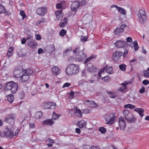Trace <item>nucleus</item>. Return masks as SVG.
Listing matches in <instances>:
<instances>
[{
	"instance_id": "nucleus-1",
	"label": "nucleus",
	"mask_w": 149,
	"mask_h": 149,
	"mask_svg": "<svg viewBox=\"0 0 149 149\" xmlns=\"http://www.w3.org/2000/svg\"><path fill=\"white\" fill-rule=\"evenodd\" d=\"M79 69L78 65L71 64L68 66L66 69V71L68 75H75L79 72Z\"/></svg>"
},
{
	"instance_id": "nucleus-2",
	"label": "nucleus",
	"mask_w": 149,
	"mask_h": 149,
	"mask_svg": "<svg viewBox=\"0 0 149 149\" xmlns=\"http://www.w3.org/2000/svg\"><path fill=\"white\" fill-rule=\"evenodd\" d=\"M137 16L139 21L141 23L143 24L147 21L146 13L144 8H142L139 10Z\"/></svg>"
},
{
	"instance_id": "nucleus-3",
	"label": "nucleus",
	"mask_w": 149,
	"mask_h": 149,
	"mask_svg": "<svg viewBox=\"0 0 149 149\" xmlns=\"http://www.w3.org/2000/svg\"><path fill=\"white\" fill-rule=\"evenodd\" d=\"M104 118L106 122V123L109 125L112 124L115 119L114 114L113 113L105 114L104 116Z\"/></svg>"
},
{
	"instance_id": "nucleus-4",
	"label": "nucleus",
	"mask_w": 149,
	"mask_h": 149,
	"mask_svg": "<svg viewBox=\"0 0 149 149\" xmlns=\"http://www.w3.org/2000/svg\"><path fill=\"white\" fill-rule=\"evenodd\" d=\"M47 11V8L45 7H42L37 8L36 10V13L39 15L42 16L44 15Z\"/></svg>"
},
{
	"instance_id": "nucleus-5",
	"label": "nucleus",
	"mask_w": 149,
	"mask_h": 149,
	"mask_svg": "<svg viewBox=\"0 0 149 149\" xmlns=\"http://www.w3.org/2000/svg\"><path fill=\"white\" fill-rule=\"evenodd\" d=\"M123 54V52H120L116 51L113 52L112 55V58L113 61L115 62L118 61Z\"/></svg>"
},
{
	"instance_id": "nucleus-6",
	"label": "nucleus",
	"mask_w": 149,
	"mask_h": 149,
	"mask_svg": "<svg viewBox=\"0 0 149 149\" xmlns=\"http://www.w3.org/2000/svg\"><path fill=\"white\" fill-rule=\"evenodd\" d=\"M86 55L84 52V50L82 51L80 54H77L75 58V60L78 61H81L86 57Z\"/></svg>"
},
{
	"instance_id": "nucleus-7",
	"label": "nucleus",
	"mask_w": 149,
	"mask_h": 149,
	"mask_svg": "<svg viewBox=\"0 0 149 149\" xmlns=\"http://www.w3.org/2000/svg\"><path fill=\"white\" fill-rule=\"evenodd\" d=\"M44 108L45 109H53L56 107L55 103L52 102H45L43 104Z\"/></svg>"
},
{
	"instance_id": "nucleus-8",
	"label": "nucleus",
	"mask_w": 149,
	"mask_h": 149,
	"mask_svg": "<svg viewBox=\"0 0 149 149\" xmlns=\"http://www.w3.org/2000/svg\"><path fill=\"white\" fill-rule=\"evenodd\" d=\"M16 118V114H12L10 115L7 116L6 119V122L8 123H11L14 122Z\"/></svg>"
},
{
	"instance_id": "nucleus-9",
	"label": "nucleus",
	"mask_w": 149,
	"mask_h": 149,
	"mask_svg": "<svg viewBox=\"0 0 149 149\" xmlns=\"http://www.w3.org/2000/svg\"><path fill=\"white\" fill-rule=\"evenodd\" d=\"M118 123L120 129L123 131L124 130L126 124L123 117H121L119 118Z\"/></svg>"
},
{
	"instance_id": "nucleus-10",
	"label": "nucleus",
	"mask_w": 149,
	"mask_h": 149,
	"mask_svg": "<svg viewBox=\"0 0 149 149\" xmlns=\"http://www.w3.org/2000/svg\"><path fill=\"white\" fill-rule=\"evenodd\" d=\"M87 69L88 72H94L97 70L96 67L91 63H89L87 64Z\"/></svg>"
},
{
	"instance_id": "nucleus-11",
	"label": "nucleus",
	"mask_w": 149,
	"mask_h": 149,
	"mask_svg": "<svg viewBox=\"0 0 149 149\" xmlns=\"http://www.w3.org/2000/svg\"><path fill=\"white\" fill-rule=\"evenodd\" d=\"M21 76L20 77L22 80V81L24 82L27 81L29 78V76L23 70L22 71Z\"/></svg>"
},
{
	"instance_id": "nucleus-12",
	"label": "nucleus",
	"mask_w": 149,
	"mask_h": 149,
	"mask_svg": "<svg viewBox=\"0 0 149 149\" xmlns=\"http://www.w3.org/2000/svg\"><path fill=\"white\" fill-rule=\"evenodd\" d=\"M84 103L89 107L94 108L97 107V104L93 101L86 100L84 102Z\"/></svg>"
},
{
	"instance_id": "nucleus-13",
	"label": "nucleus",
	"mask_w": 149,
	"mask_h": 149,
	"mask_svg": "<svg viewBox=\"0 0 149 149\" xmlns=\"http://www.w3.org/2000/svg\"><path fill=\"white\" fill-rule=\"evenodd\" d=\"M101 72H106L109 74H111L113 73V68L111 66H107L104 67L100 70Z\"/></svg>"
},
{
	"instance_id": "nucleus-14",
	"label": "nucleus",
	"mask_w": 149,
	"mask_h": 149,
	"mask_svg": "<svg viewBox=\"0 0 149 149\" xmlns=\"http://www.w3.org/2000/svg\"><path fill=\"white\" fill-rule=\"evenodd\" d=\"M79 7V1H74L71 5V9L72 11H76Z\"/></svg>"
},
{
	"instance_id": "nucleus-15",
	"label": "nucleus",
	"mask_w": 149,
	"mask_h": 149,
	"mask_svg": "<svg viewBox=\"0 0 149 149\" xmlns=\"http://www.w3.org/2000/svg\"><path fill=\"white\" fill-rule=\"evenodd\" d=\"M126 44V42L122 40H119L114 43L116 47L121 48L124 46Z\"/></svg>"
},
{
	"instance_id": "nucleus-16",
	"label": "nucleus",
	"mask_w": 149,
	"mask_h": 149,
	"mask_svg": "<svg viewBox=\"0 0 149 149\" xmlns=\"http://www.w3.org/2000/svg\"><path fill=\"white\" fill-rule=\"evenodd\" d=\"M3 133H4L7 137L9 138H11L15 136L14 132L12 130L8 131L7 132L4 131L3 132Z\"/></svg>"
},
{
	"instance_id": "nucleus-17",
	"label": "nucleus",
	"mask_w": 149,
	"mask_h": 149,
	"mask_svg": "<svg viewBox=\"0 0 149 149\" xmlns=\"http://www.w3.org/2000/svg\"><path fill=\"white\" fill-rule=\"evenodd\" d=\"M27 44L29 47L33 49L35 48L37 46V44L35 40L28 41Z\"/></svg>"
},
{
	"instance_id": "nucleus-18",
	"label": "nucleus",
	"mask_w": 149,
	"mask_h": 149,
	"mask_svg": "<svg viewBox=\"0 0 149 149\" xmlns=\"http://www.w3.org/2000/svg\"><path fill=\"white\" fill-rule=\"evenodd\" d=\"M62 10H59L55 12V14L57 19L59 20H61L63 16V14L62 13Z\"/></svg>"
},
{
	"instance_id": "nucleus-19",
	"label": "nucleus",
	"mask_w": 149,
	"mask_h": 149,
	"mask_svg": "<svg viewBox=\"0 0 149 149\" xmlns=\"http://www.w3.org/2000/svg\"><path fill=\"white\" fill-rule=\"evenodd\" d=\"M15 82L14 81H11L8 82L6 83V85L4 86V90L6 91L10 90L13 86V85Z\"/></svg>"
},
{
	"instance_id": "nucleus-20",
	"label": "nucleus",
	"mask_w": 149,
	"mask_h": 149,
	"mask_svg": "<svg viewBox=\"0 0 149 149\" xmlns=\"http://www.w3.org/2000/svg\"><path fill=\"white\" fill-rule=\"evenodd\" d=\"M52 70L53 74L55 75H58L61 72V71L56 66L53 67Z\"/></svg>"
},
{
	"instance_id": "nucleus-21",
	"label": "nucleus",
	"mask_w": 149,
	"mask_h": 149,
	"mask_svg": "<svg viewBox=\"0 0 149 149\" xmlns=\"http://www.w3.org/2000/svg\"><path fill=\"white\" fill-rule=\"evenodd\" d=\"M22 72V71L19 69L15 70L13 71V74L15 77L19 78L21 76Z\"/></svg>"
},
{
	"instance_id": "nucleus-22",
	"label": "nucleus",
	"mask_w": 149,
	"mask_h": 149,
	"mask_svg": "<svg viewBox=\"0 0 149 149\" xmlns=\"http://www.w3.org/2000/svg\"><path fill=\"white\" fill-rule=\"evenodd\" d=\"M18 89V85L17 83H15L13 85L11 88L10 90L12 93H15Z\"/></svg>"
},
{
	"instance_id": "nucleus-23",
	"label": "nucleus",
	"mask_w": 149,
	"mask_h": 149,
	"mask_svg": "<svg viewBox=\"0 0 149 149\" xmlns=\"http://www.w3.org/2000/svg\"><path fill=\"white\" fill-rule=\"evenodd\" d=\"M54 122L52 119H47L42 122V124L44 125L52 126L54 123Z\"/></svg>"
},
{
	"instance_id": "nucleus-24",
	"label": "nucleus",
	"mask_w": 149,
	"mask_h": 149,
	"mask_svg": "<svg viewBox=\"0 0 149 149\" xmlns=\"http://www.w3.org/2000/svg\"><path fill=\"white\" fill-rule=\"evenodd\" d=\"M86 122L84 120H80L78 122L77 124L79 127L82 128L86 126Z\"/></svg>"
},
{
	"instance_id": "nucleus-25",
	"label": "nucleus",
	"mask_w": 149,
	"mask_h": 149,
	"mask_svg": "<svg viewBox=\"0 0 149 149\" xmlns=\"http://www.w3.org/2000/svg\"><path fill=\"white\" fill-rule=\"evenodd\" d=\"M126 120L130 123H133L136 120V119L134 116L132 114L131 116H129Z\"/></svg>"
},
{
	"instance_id": "nucleus-26",
	"label": "nucleus",
	"mask_w": 149,
	"mask_h": 149,
	"mask_svg": "<svg viewBox=\"0 0 149 149\" xmlns=\"http://www.w3.org/2000/svg\"><path fill=\"white\" fill-rule=\"evenodd\" d=\"M134 111L138 112L141 117L143 116V113L144 111L143 109L142 108H136L134 109Z\"/></svg>"
},
{
	"instance_id": "nucleus-27",
	"label": "nucleus",
	"mask_w": 149,
	"mask_h": 149,
	"mask_svg": "<svg viewBox=\"0 0 149 149\" xmlns=\"http://www.w3.org/2000/svg\"><path fill=\"white\" fill-rule=\"evenodd\" d=\"M123 114L124 117L126 119L129 116H131L132 114L130 113L129 111L127 109L125 110L123 112Z\"/></svg>"
},
{
	"instance_id": "nucleus-28",
	"label": "nucleus",
	"mask_w": 149,
	"mask_h": 149,
	"mask_svg": "<svg viewBox=\"0 0 149 149\" xmlns=\"http://www.w3.org/2000/svg\"><path fill=\"white\" fill-rule=\"evenodd\" d=\"M107 93L109 94H110L109 97L111 98H115L117 96V94L116 92H112L108 91H107Z\"/></svg>"
},
{
	"instance_id": "nucleus-29",
	"label": "nucleus",
	"mask_w": 149,
	"mask_h": 149,
	"mask_svg": "<svg viewBox=\"0 0 149 149\" xmlns=\"http://www.w3.org/2000/svg\"><path fill=\"white\" fill-rule=\"evenodd\" d=\"M7 99L8 100L9 102L10 103H12L14 99V96L13 94H10L7 96Z\"/></svg>"
},
{
	"instance_id": "nucleus-30",
	"label": "nucleus",
	"mask_w": 149,
	"mask_h": 149,
	"mask_svg": "<svg viewBox=\"0 0 149 149\" xmlns=\"http://www.w3.org/2000/svg\"><path fill=\"white\" fill-rule=\"evenodd\" d=\"M101 79L103 82H107L110 81L111 78L109 76H106L104 77H102Z\"/></svg>"
},
{
	"instance_id": "nucleus-31",
	"label": "nucleus",
	"mask_w": 149,
	"mask_h": 149,
	"mask_svg": "<svg viewBox=\"0 0 149 149\" xmlns=\"http://www.w3.org/2000/svg\"><path fill=\"white\" fill-rule=\"evenodd\" d=\"M42 112L40 111H38L36 113L34 117L36 119H38L42 117Z\"/></svg>"
},
{
	"instance_id": "nucleus-32",
	"label": "nucleus",
	"mask_w": 149,
	"mask_h": 149,
	"mask_svg": "<svg viewBox=\"0 0 149 149\" xmlns=\"http://www.w3.org/2000/svg\"><path fill=\"white\" fill-rule=\"evenodd\" d=\"M68 18L67 17H65L63 19L64 22H61L59 23V26L61 28H63L67 24V20Z\"/></svg>"
},
{
	"instance_id": "nucleus-33",
	"label": "nucleus",
	"mask_w": 149,
	"mask_h": 149,
	"mask_svg": "<svg viewBox=\"0 0 149 149\" xmlns=\"http://www.w3.org/2000/svg\"><path fill=\"white\" fill-rule=\"evenodd\" d=\"M7 13V10L6 9L5 7L1 4H0V13Z\"/></svg>"
},
{
	"instance_id": "nucleus-34",
	"label": "nucleus",
	"mask_w": 149,
	"mask_h": 149,
	"mask_svg": "<svg viewBox=\"0 0 149 149\" xmlns=\"http://www.w3.org/2000/svg\"><path fill=\"white\" fill-rule=\"evenodd\" d=\"M131 45L134 46L135 50L136 51L138 49L139 47L138 45L137 42L136 40H135L133 42H132L131 44H130L129 45V46H131Z\"/></svg>"
},
{
	"instance_id": "nucleus-35",
	"label": "nucleus",
	"mask_w": 149,
	"mask_h": 149,
	"mask_svg": "<svg viewBox=\"0 0 149 149\" xmlns=\"http://www.w3.org/2000/svg\"><path fill=\"white\" fill-rule=\"evenodd\" d=\"M117 9L120 13L123 15H125L126 14V11L124 9L120 7H118Z\"/></svg>"
},
{
	"instance_id": "nucleus-36",
	"label": "nucleus",
	"mask_w": 149,
	"mask_h": 149,
	"mask_svg": "<svg viewBox=\"0 0 149 149\" xmlns=\"http://www.w3.org/2000/svg\"><path fill=\"white\" fill-rule=\"evenodd\" d=\"M131 82L130 81H125V82L122 83L121 84L122 85V88L125 90V89L127 88L126 86L128 84H130L131 83Z\"/></svg>"
},
{
	"instance_id": "nucleus-37",
	"label": "nucleus",
	"mask_w": 149,
	"mask_h": 149,
	"mask_svg": "<svg viewBox=\"0 0 149 149\" xmlns=\"http://www.w3.org/2000/svg\"><path fill=\"white\" fill-rule=\"evenodd\" d=\"M82 112L81 110L79 109H77L75 111V115L79 117H81Z\"/></svg>"
},
{
	"instance_id": "nucleus-38",
	"label": "nucleus",
	"mask_w": 149,
	"mask_h": 149,
	"mask_svg": "<svg viewBox=\"0 0 149 149\" xmlns=\"http://www.w3.org/2000/svg\"><path fill=\"white\" fill-rule=\"evenodd\" d=\"M60 115L54 112H53L52 114V120H55L57 119L59 116Z\"/></svg>"
},
{
	"instance_id": "nucleus-39",
	"label": "nucleus",
	"mask_w": 149,
	"mask_h": 149,
	"mask_svg": "<svg viewBox=\"0 0 149 149\" xmlns=\"http://www.w3.org/2000/svg\"><path fill=\"white\" fill-rule=\"evenodd\" d=\"M45 18L44 17L41 18L36 22V25H38L39 24L42 22H46Z\"/></svg>"
},
{
	"instance_id": "nucleus-40",
	"label": "nucleus",
	"mask_w": 149,
	"mask_h": 149,
	"mask_svg": "<svg viewBox=\"0 0 149 149\" xmlns=\"http://www.w3.org/2000/svg\"><path fill=\"white\" fill-rule=\"evenodd\" d=\"M125 108H130L131 109H133L135 107V106L133 105L130 104H128L124 106Z\"/></svg>"
},
{
	"instance_id": "nucleus-41",
	"label": "nucleus",
	"mask_w": 149,
	"mask_h": 149,
	"mask_svg": "<svg viewBox=\"0 0 149 149\" xmlns=\"http://www.w3.org/2000/svg\"><path fill=\"white\" fill-rule=\"evenodd\" d=\"M123 32V31L121 30L120 28H117L115 30V34L118 36L121 34Z\"/></svg>"
},
{
	"instance_id": "nucleus-42",
	"label": "nucleus",
	"mask_w": 149,
	"mask_h": 149,
	"mask_svg": "<svg viewBox=\"0 0 149 149\" xmlns=\"http://www.w3.org/2000/svg\"><path fill=\"white\" fill-rule=\"evenodd\" d=\"M120 69L122 71H124L126 70V65L125 64L120 65L119 66Z\"/></svg>"
},
{
	"instance_id": "nucleus-43",
	"label": "nucleus",
	"mask_w": 149,
	"mask_h": 149,
	"mask_svg": "<svg viewBox=\"0 0 149 149\" xmlns=\"http://www.w3.org/2000/svg\"><path fill=\"white\" fill-rule=\"evenodd\" d=\"M73 52L74 54L77 55L80 54V53L81 52H80L79 48L78 47H76Z\"/></svg>"
},
{
	"instance_id": "nucleus-44",
	"label": "nucleus",
	"mask_w": 149,
	"mask_h": 149,
	"mask_svg": "<svg viewBox=\"0 0 149 149\" xmlns=\"http://www.w3.org/2000/svg\"><path fill=\"white\" fill-rule=\"evenodd\" d=\"M64 3L62 2L59 3H58L56 4V8L57 9H61L63 8Z\"/></svg>"
},
{
	"instance_id": "nucleus-45",
	"label": "nucleus",
	"mask_w": 149,
	"mask_h": 149,
	"mask_svg": "<svg viewBox=\"0 0 149 149\" xmlns=\"http://www.w3.org/2000/svg\"><path fill=\"white\" fill-rule=\"evenodd\" d=\"M24 71H25V72H26V73L29 76L30 75L32 74L33 73V70L30 68L26 69V70Z\"/></svg>"
},
{
	"instance_id": "nucleus-46",
	"label": "nucleus",
	"mask_w": 149,
	"mask_h": 149,
	"mask_svg": "<svg viewBox=\"0 0 149 149\" xmlns=\"http://www.w3.org/2000/svg\"><path fill=\"white\" fill-rule=\"evenodd\" d=\"M20 15L22 17V19H24L26 17V15L23 10H21L20 12Z\"/></svg>"
},
{
	"instance_id": "nucleus-47",
	"label": "nucleus",
	"mask_w": 149,
	"mask_h": 149,
	"mask_svg": "<svg viewBox=\"0 0 149 149\" xmlns=\"http://www.w3.org/2000/svg\"><path fill=\"white\" fill-rule=\"evenodd\" d=\"M28 118V116H25L24 118V119L22 120L21 122V125L24 126V125H26V123L27 122V121L26 120V119Z\"/></svg>"
},
{
	"instance_id": "nucleus-48",
	"label": "nucleus",
	"mask_w": 149,
	"mask_h": 149,
	"mask_svg": "<svg viewBox=\"0 0 149 149\" xmlns=\"http://www.w3.org/2000/svg\"><path fill=\"white\" fill-rule=\"evenodd\" d=\"M25 95V93L23 91H22L20 92L19 95V97L20 98L23 99Z\"/></svg>"
},
{
	"instance_id": "nucleus-49",
	"label": "nucleus",
	"mask_w": 149,
	"mask_h": 149,
	"mask_svg": "<svg viewBox=\"0 0 149 149\" xmlns=\"http://www.w3.org/2000/svg\"><path fill=\"white\" fill-rule=\"evenodd\" d=\"M66 33V31L64 29H62L60 31L59 35L61 36H63L65 35Z\"/></svg>"
},
{
	"instance_id": "nucleus-50",
	"label": "nucleus",
	"mask_w": 149,
	"mask_h": 149,
	"mask_svg": "<svg viewBox=\"0 0 149 149\" xmlns=\"http://www.w3.org/2000/svg\"><path fill=\"white\" fill-rule=\"evenodd\" d=\"M88 37L86 36H81L80 40L81 41L84 42L87 40Z\"/></svg>"
},
{
	"instance_id": "nucleus-51",
	"label": "nucleus",
	"mask_w": 149,
	"mask_h": 149,
	"mask_svg": "<svg viewBox=\"0 0 149 149\" xmlns=\"http://www.w3.org/2000/svg\"><path fill=\"white\" fill-rule=\"evenodd\" d=\"M86 1L85 0H82L81 2H79V6H82L86 4Z\"/></svg>"
},
{
	"instance_id": "nucleus-52",
	"label": "nucleus",
	"mask_w": 149,
	"mask_h": 149,
	"mask_svg": "<svg viewBox=\"0 0 149 149\" xmlns=\"http://www.w3.org/2000/svg\"><path fill=\"white\" fill-rule=\"evenodd\" d=\"M99 130L101 133L103 134L105 133L106 131V129L103 127H100L99 129Z\"/></svg>"
},
{
	"instance_id": "nucleus-53",
	"label": "nucleus",
	"mask_w": 149,
	"mask_h": 149,
	"mask_svg": "<svg viewBox=\"0 0 149 149\" xmlns=\"http://www.w3.org/2000/svg\"><path fill=\"white\" fill-rule=\"evenodd\" d=\"M94 57V56H91L88 58H87L86 60L84 62L85 63H87L88 62L90 61V60L92 59Z\"/></svg>"
},
{
	"instance_id": "nucleus-54",
	"label": "nucleus",
	"mask_w": 149,
	"mask_h": 149,
	"mask_svg": "<svg viewBox=\"0 0 149 149\" xmlns=\"http://www.w3.org/2000/svg\"><path fill=\"white\" fill-rule=\"evenodd\" d=\"M128 50L127 49H125L124 51V53H123V57H126L127 54Z\"/></svg>"
},
{
	"instance_id": "nucleus-55",
	"label": "nucleus",
	"mask_w": 149,
	"mask_h": 149,
	"mask_svg": "<svg viewBox=\"0 0 149 149\" xmlns=\"http://www.w3.org/2000/svg\"><path fill=\"white\" fill-rule=\"evenodd\" d=\"M74 92L73 91L71 90V92L70 93V95L69 97L70 99H72L74 98Z\"/></svg>"
},
{
	"instance_id": "nucleus-56",
	"label": "nucleus",
	"mask_w": 149,
	"mask_h": 149,
	"mask_svg": "<svg viewBox=\"0 0 149 149\" xmlns=\"http://www.w3.org/2000/svg\"><path fill=\"white\" fill-rule=\"evenodd\" d=\"M145 92V88L143 86H142L141 88L139 89V92L140 93H143Z\"/></svg>"
},
{
	"instance_id": "nucleus-57",
	"label": "nucleus",
	"mask_w": 149,
	"mask_h": 149,
	"mask_svg": "<svg viewBox=\"0 0 149 149\" xmlns=\"http://www.w3.org/2000/svg\"><path fill=\"white\" fill-rule=\"evenodd\" d=\"M143 84L145 85H146L149 84V81L145 79L142 81Z\"/></svg>"
},
{
	"instance_id": "nucleus-58",
	"label": "nucleus",
	"mask_w": 149,
	"mask_h": 149,
	"mask_svg": "<svg viewBox=\"0 0 149 149\" xmlns=\"http://www.w3.org/2000/svg\"><path fill=\"white\" fill-rule=\"evenodd\" d=\"M71 85V84L69 83H65L63 86V88H65V87H68Z\"/></svg>"
},
{
	"instance_id": "nucleus-59",
	"label": "nucleus",
	"mask_w": 149,
	"mask_h": 149,
	"mask_svg": "<svg viewBox=\"0 0 149 149\" xmlns=\"http://www.w3.org/2000/svg\"><path fill=\"white\" fill-rule=\"evenodd\" d=\"M104 72H101L100 70V71L98 73V75L97 77V79L98 80H99L101 78V73H102Z\"/></svg>"
},
{
	"instance_id": "nucleus-60",
	"label": "nucleus",
	"mask_w": 149,
	"mask_h": 149,
	"mask_svg": "<svg viewBox=\"0 0 149 149\" xmlns=\"http://www.w3.org/2000/svg\"><path fill=\"white\" fill-rule=\"evenodd\" d=\"M126 26L125 24H122L120 26L119 28L121 30L123 31V32L124 31L123 30Z\"/></svg>"
},
{
	"instance_id": "nucleus-61",
	"label": "nucleus",
	"mask_w": 149,
	"mask_h": 149,
	"mask_svg": "<svg viewBox=\"0 0 149 149\" xmlns=\"http://www.w3.org/2000/svg\"><path fill=\"white\" fill-rule=\"evenodd\" d=\"M144 75L146 77H149V74L147 71L145 70L144 72Z\"/></svg>"
},
{
	"instance_id": "nucleus-62",
	"label": "nucleus",
	"mask_w": 149,
	"mask_h": 149,
	"mask_svg": "<svg viewBox=\"0 0 149 149\" xmlns=\"http://www.w3.org/2000/svg\"><path fill=\"white\" fill-rule=\"evenodd\" d=\"M126 40L127 42H131L132 41V38L130 37H128L126 38Z\"/></svg>"
},
{
	"instance_id": "nucleus-63",
	"label": "nucleus",
	"mask_w": 149,
	"mask_h": 149,
	"mask_svg": "<svg viewBox=\"0 0 149 149\" xmlns=\"http://www.w3.org/2000/svg\"><path fill=\"white\" fill-rule=\"evenodd\" d=\"M44 52L43 49L42 48H39L38 50V53L39 54H42Z\"/></svg>"
},
{
	"instance_id": "nucleus-64",
	"label": "nucleus",
	"mask_w": 149,
	"mask_h": 149,
	"mask_svg": "<svg viewBox=\"0 0 149 149\" xmlns=\"http://www.w3.org/2000/svg\"><path fill=\"white\" fill-rule=\"evenodd\" d=\"M30 127L31 128H33L35 127V124L33 123H31L29 124Z\"/></svg>"
}]
</instances>
